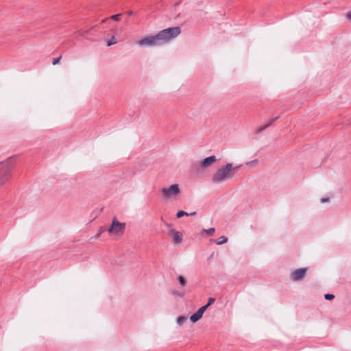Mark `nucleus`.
<instances>
[{
    "label": "nucleus",
    "mask_w": 351,
    "mask_h": 351,
    "mask_svg": "<svg viewBox=\"0 0 351 351\" xmlns=\"http://www.w3.org/2000/svg\"><path fill=\"white\" fill-rule=\"evenodd\" d=\"M181 32L180 27H173L160 31L157 34L145 37L137 41L141 47H155L169 42L176 38Z\"/></svg>",
    "instance_id": "f257e3e1"
},
{
    "label": "nucleus",
    "mask_w": 351,
    "mask_h": 351,
    "mask_svg": "<svg viewBox=\"0 0 351 351\" xmlns=\"http://www.w3.org/2000/svg\"><path fill=\"white\" fill-rule=\"evenodd\" d=\"M241 166V164L233 165L228 163L219 167L213 176L212 182L219 184L232 179Z\"/></svg>",
    "instance_id": "f03ea898"
},
{
    "label": "nucleus",
    "mask_w": 351,
    "mask_h": 351,
    "mask_svg": "<svg viewBox=\"0 0 351 351\" xmlns=\"http://www.w3.org/2000/svg\"><path fill=\"white\" fill-rule=\"evenodd\" d=\"M12 167V157H10L6 160L0 162V186L9 180Z\"/></svg>",
    "instance_id": "7ed1b4c3"
},
{
    "label": "nucleus",
    "mask_w": 351,
    "mask_h": 351,
    "mask_svg": "<svg viewBox=\"0 0 351 351\" xmlns=\"http://www.w3.org/2000/svg\"><path fill=\"white\" fill-rule=\"evenodd\" d=\"M181 193L180 186L178 184H173L162 189L161 195L165 200H175Z\"/></svg>",
    "instance_id": "20e7f679"
},
{
    "label": "nucleus",
    "mask_w": 351,
    "mask_h": 351,
    "mask_svg": "<svg viewBox=\"0 0 351 351\" xmlns=\"http://www.w3.org/2000/svg\"><path fill=\"white\" fill-rule=\"evenodd\" d=\"M308 267H300L292 269L290 271L289 278L292 282L302 281L307 276Z\"/></svg>",
    "instance_id": "39448f33"
},
{
    "label": "nucleus",
    "mask_w": 351,
    "mask_h": 351,
    "mask_svg": "<svg viewBox=\"0 0 351 351\" xmlns=\"http://www.w3.org/2000/svg\"><path fill=\"white\" fill-rule=\"evenodd\" d=\"M125 228V223H121L116 218L113 219L112 224L108 229V232L112 235L121 236L123 234Z\"/></svg>",
    "instance_id": "423d86ee"
},
{
    "label": "nucleus",
    "mask_w": 351,
    "mask_h": 351,
    "mask_svg": "<svg viewBox=\"0 0 351 351\" xmlns=\"http://www.w3.org/2000/svg\"><path fill=\"white\" fill-rule=\"evenodd\" d=\"M174 244H179L182 241V234L176 229H171L169 233Z\"/></svg>",
    "instance_id": "0eeeda50"
},
{
    "label": "nucleus",
    "mask_w": 351,
    "mask_h": 351,
    "mask_svg": "<svg viewBox=\"0 0 351 351\" xmlns=\"http://www.w3.org/2000/svg\"><path fill=\"white\" fill-rule=\"evenodd\" d=\"M216 161V158L215 155H212L209 157H207L204 160L201 161L199 163V167L206 169L210 167L212 164H213Z\"/></svg>",
    "instance_id": "6e6552de"
},
{
    "label": "nucleus",
    "mask_w": 351,
    "mask_h": 351,
    "mask_svg": "<svg viewBox=\"0 0 351 351\" xmlns=\"http://www.w3.org/2000/svg\"><path fill=\"white\" fill-rule=\"evenodd\" d=\"M202 315L203 314H202L201 312L197 310L196 313L190 317V320L191 322L195 323L202 318Z\"/></svg>",
    "instance_id": "1a4fd4ad"
},
{
    "label": "nucleus",
    "mask_w": 351,
    "mask_h": 351,
    "mask_svg": "<svg viewBox=\"0 0 351 351\" xmlns=\"http://www.w3.org/2000/svg\"><path fill=\"white\" fill-rule=\"evenodd\" d=\"M171 294L175 297L183 298L186 295V291L184 289L173 290L172 291Z\"/></svg>",
    "instance_id": "9d476101"
},
{
    "label": "nucleus",
    "mask_w": 351,
    "mask_h": 351,
    "mask_svg": "<svg viewBox=\"0 0 351 351\" xmlns=\"http://www.w3.org/2000/svg\"><path fill=\"white\" fill-rule=\"evenodd\" d=\"M259 160L258 159H253L250 161H247L245 162V165H247L249 167L254 168L258 165Z\"/></svg>",
    "instance_id": "9b49d317"
},
{
    "label": "nucleus",
    "mask_w": 351,
    "mask_h": 351,
    "mask_svg": "<svg viewBox=\"0 0 351 351\" xmlns=\"http://www.w3.org/2000/svg\"><path fill=\"white\" fill-rule=\"evenodd\" d=\"M278 119V117H272L269 121L268 122V123H267L265 125H264L263 127H261L258 129V132L260 133V132H262L263 130H265L267 128H268L273 122H274L275 121H276L277 119Z\"/></svg>",
    "instance_id": "f8f14e48"
},
{
    "label": "nucleus",
    "mask_w": 351,
    "mask_h": 351,
    "mask_svg": "<svg viewBox=\"0 0 351 351\" xmlns=\"http://www.w3.org/2000/svg\"><path fill=\"white\" fill-rule=\"evenodd\" d=\"M181 287L184 288L186 286L187 280L183 276H179L177 278Z\"/></svg>",
    "instance_id": "ddd939ff"
},
{
    "label": "nucleus",
    "mask_w": 351,
    "mask_h": 351,
    "mask_svg": "<svg viewBox=\"0 0 351 351\" xmlns=\"http://www.w3.org/2000/svg\"><path fill=\"white\" fill-rule=\"evenodd\" d=\"M187 319V317L186 315H181V316H179L177 319H176V324L180 326L183 324V323H184Z\"/></svg>",
    "instance_id": "4468645a"
},
{
    "label": "nucleus",
    "mask_w": 351,
    "mask_h": 351,
    "mask_svg": "<svg viewBox=\"0 0 351 351\" xmlns=\"http://www.w3.org/2000/svg\"><path fill=\"white\" fill-rule=\"evenodd\" d=\"M228 241V238L226 236H221L216 241L217 245H222Z\"/></svg>",
    "instance_id": "2eb2a0df"
},
{
    "label": "nucleus",
    "mask_w": 351,
    "mask_h": 351,
    "mask_svg": "<svg viewBox=\"0 0 351 351\" xmlns=\"http://www.w3.org/2000/svg\"><path fill=\"white\" fill-rule=\"evenodd\" d=\"M176 216H177L178 218H181L183 216H189V213L185 212V211H184V210H179L177 213Z\"/></svg>",
    "instance_id": "dca6fc26"
},
{
    "label": "nucleus",
    "mask_w": 351,
    "mask_h": 351,
    "mask_svg": "<svg viewBox=\"0 0 351 351\" xmlns=\"http://www.w3.org/2000/svg\"><path fill=\"white\" fill-rule=\"evenodd\" d=\"M117 40L115 38L114 36H112L108 41V43H107V45L108 46H111L113 44H115L117 43Z\"/></svg>",
    "instance_id": "f3484780"
},
{
    "label": "nucleus",
    "mask_w": 351,
    "mask_h": 351,
    "mask_svg": "<svg viewBox=\"0 0 351 351\" xmlns=\"http://www.w3.org/2000/svg\"><path fill=\"white\" fill-rule=\"evenodd\" d=\"M209 306L206 304L202 307H200L198 311L201 312L202 314H204V313L206 311V310L208 308Z\"/></svg>",
    "instance_id": "a211bd4d"
},
{
    "label": "nucleus",
    "mask_w": 351,
    "mask_h": 351,
    "mask_svg": "<svg viewBox=\"0 0 351 351\" xmlns=\"http://www.w3.org/2000/svg\"><path fill=\"white\" fill-rule=\"evenodd\" d=\"M334 298H335V295L332 294L326 293L324 295V298L327 300H331L334 299Z\"/></svg>",
    "instance_id": "6ab92c4d"
},
{
    "label": "nucleus",
    "mask_w": 351,
    "mask_h": 351,
    "mask_svg": "<svg viewBox=\"0 0 351 351\" xmlns=\"http://www.w3.org/2000/svg\"><path fill=\"white\" fill-rule=\"evenodd\" d=\"M121 16V14H114L111 16V19L114 21H119L120 20Z\"/></svg>",
    "instance_id": "aec40b11"
},
{
    "label": "nucleus",
    "mask_w": 351,
    "mask_h": 351,
    "mask_svg": "<svg viewBox=\"0 0 351 351\" xmlns=\"http://www.w3.org/2000/svg\"><path fill=\"white\" fill-rule=\"evenodd\" d=\"M204 231L206 232V233H208V234L211 235V234H214L215 230L214 228H210L207 230H204Z\"/></svg>",
    "instance_id": "412c9836"
},
{
    "label": "nucleus",
    "mask_w": 351,
    "mask_h": 351,
    "mask_svg": "<svg viewBox=\"0 0 351 351\" xmlns=\"http://www.w3.org/2000/svg\"><path fill=\"white\" fill-rule=\"evenodd\" d=\"M106 230L105 227L101 228L100 231L96 234L95 237L97 238L101 236V234Z\"/></svg>",
    "instance_id": "4be33fe9"
},
{
    "label": "nucleus",
    "mask_w": 351,
    "mask_h": 351,
    "mask_svg": "<svg viewBox=\"0 0 351 351\" xmlns=\"http://www.w3.org/2000/svg\"><path fill=\"white\" fill-rule=\"evenodd\" d=\"M329 201H330V198L329 197H323V198L320 199V202L322 204H324V203L328 202Z\"/></svg>",
    "instance_id": "5701e85b"
},
{
    "label": "nucleus",
    "mask_w": 351,
    "mask_h": 351,
    "mask_svg": "<svg viewBox=\"0 0 351 351\" xmlns=\"http://www.w3.org/2000/svg\"><path fill=\"white\" fill-rule=\"evenodd\" d=\"M60 59H61V56H60L57 58H55L52 62L53 65H56V64H58L60 62Z\"/></svg>",
    "instance_id": "b1692460"
},
{
    "label": "nucleus",
    "mask_w": 351,
    "mask_h": 351,
    "mask_svg": "<svg viewBox=\"0 0 351 351\" xmlns=\"http://www.w3.org/2000/svg\"><path fill=\"white\" fill-rule=\"evenodd\" d=\"M215 298H208V301L207 304H208V306L211 305V304L215 302Z\"/></svg>",
    "instance_id": "393cba45"
},
{
    "label": "nucleus",
    "mask_w": 351,
    "mask_h": 351,
    "mask_svg": "<svg viewBox=\"0 0 351 351\" xmlns=\"http://www.w3.org/2000/svg\"><path fill=\"white\" fill-rule=\"evenodd\" d=\"M346 16L348 19H351V10L347 13Z\"/></svg>",
    "instance_id": "a878e982"
},
{
    "label": "nucleus",
    "mask_w": 351,
    "mask_h": 351,
    "mask_svg": "<svg viewBox=\"0 0 351 351\" xmlns=\"http://www.w3.org/2000/svg\"><path fill=\"white\" fill-rule=\"evenodd\" d=\"M195 214H196V212H193V213H189V216L194 215Z\"/></svg>",
    "instance_id": "bb28decb"
},
{
    "label": "nucleus",
    "mask_w": 351,
    "mask_h": 351,
    "mask_svg": "<svg viewBox=\"0 0 351 351\" xmlns=\"http://www.w3.org/2000/svg\"><path fill=\"white\" fill-rule=\"evenodd\" d=\"M166 226H167V227H170V226H171V224H169V223H167V224H166Z\"/></svg>",
    "instance_id": "cd10ccee"
}]
</instances>
